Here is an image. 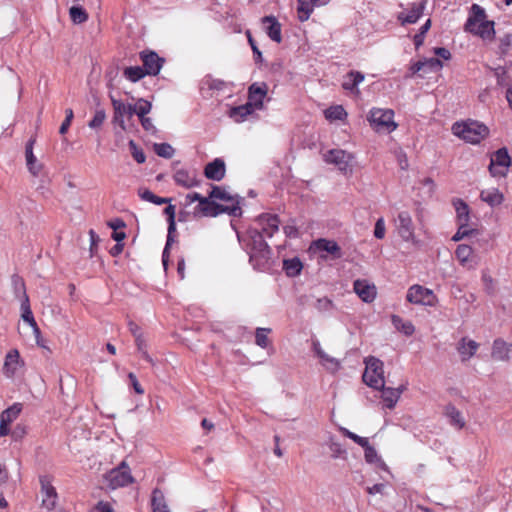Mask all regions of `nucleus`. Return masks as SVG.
<instances>
[{
  "label": "nucleus",
  "mask_w": 512,
  "mask_h": 512,
  "mask_svg": "<svg viewBox=\"0 0 512 512\" xmlns=\"http://www.w3.org/2000/svg\"><path fill=\"white\" fill-rule=\"evenodd\" d=\"M106 119V113L103 109L96 110L93 118L89 122L88 126L92 129L99 128L102 126Z\"/></svg>",
  "instance_id": "54"
},
{
  "label": "nucleus",
  "mask_w": 512,
  "mask_h": 512,
  "mask_svg": "<svg viewBox=\"0 0 512 512\" xmlns=\"http://www.w3.org/2000/svg\"><path fill=\"white\" fill-rule=\"evenodd\" d=\"M422 62L424 63L425 72L440 71L443 68V63L438 58H427Z\"/></svg>",
  "instance_id": "52"
},
{
  "label": "nucleus",
  "mask_w": 512,
  "mask_h": 512,
  "mask_svg": "<svg viewBox=\"0 0 512 512\" xmlns=\"http://www.w3.org/2000/svg\"><path fill=\"white\" fill-rule=\"evenodd\" d=\"M329 450L331 452V457L333 459H346L347 451L346 449L339 443L334 440H330L329 442Z\"/></svg>",
  "instance_id": "48"
},
{
  "label": "nucleus",
  "mask_w": 512,
  "mask_h": 512,
  "mask_svg": "<svg viewBox=\"0 0 512 512\" xmlns=\"http://www.w3.org/2000/svg\"><path fill=\"white\" fill-rule=\"evenodd\" d=\"M365 370L362 376L364 383L370 388H381L385 384L384 363L374 357L368 356L364 359Z\"/></svg>",
  "instance_id": "6"
},
{
  "label": "nucleus",
  "mask_w": 512,
  "mask_h": 512,
  "mask_svg": "<svg viewBox=\"0 0 512 512\" xmlns=\"http://www.w3.org/2000/svg\"><path fill=\"white\" fill-rule=\"evenodd\" d=\"M481 279H482L485 291L488 294H493L495 291V281H494L493 277L489 273L483 272Z\"/></svg>",
  "instance_id": "57"
},
{
  "label": "nucleus",
  "mask_w": 512,
  "mask_h": 512,
  "mask_svg": "<svg viewBox=\"0 0 512 512\" xmlns=\"http://www.w3.org/2000/svg\"><path fill=\"white\" fill-rule=\"evenodd\" d=\"M93 512H114V510L109 503L100 501Z\"/></svg>",
  "instance_id": "64"
},
{
  "label": "nucleus",
  "mask_w": 512,
  "mask_h": 512,
  "mask_svg": "<svg viewBox=\"0 0 512 512\" xmlns=\"http://www.w3.org/2000/svg\"><path fill=\"white\" fill-rule=\"evenodd\" d=\"M255 109L247 102L244 105L233 107L229 111V117L237 123H241L251 115Z\"/></svg>",
  "instance_id": "34"
},
{
  "label": "nucleus",
  "mask_w": 512,
  "mask_h": 512,
  "mask_svg": "<svg viewBox=\"0 0 512 512\" xmlns=\"http://www.w3.org/2000/svg\"><path fill=\"white\" fill-rule=\"evenodd\" d=\"M283 269L288 276H296L302 270V263L298 258L284 260Z\"/></svg>",
  "instance_id": "42"
},
{
  "label": "nucleus",
  "mask_w": 512,
  "mask_h": 512,
  "mask_svg": "<svg viewBox=\"0 0 512 512\" xmlns=\"http://www.w3.org/2000/svg\"><path fill=\"white\" fill-rule=\"evenodd\" d=\"M266 83H253L248 89V103L256 110L263 107L264 98L267 95Z\"/></svg>",
  "instance_id": "18"
},
{
  "label": "nucleus",
  "mask_w": 512,
  "mask_h": 512,
  "mask_svg": "<svg viewBox=\"0 0 512 512\" xmlns=\"http://www.w3.org/2000/svg\"><path fill=\"white\" fill-rule=\"evenodd\" d=\"M139 120H140V123L144 130H146L147 132H150L152 134H155L157 132V129L154 126L153 121L150 117L146 116L143 118H139Z\"/></svg>",
  "instance_id": "62"
},
{
  "label": "nucleus",
  "mask_w": 512,
  "mask_h": 512,
  "mask_svg": "<svg viewBox=\"0 0 512 512\" xmlns=\"http://www.w3.org/2000/svg\"><path fill=\"white\" fill-rule=\"evenodd\" d=\"M24 360L20 356L18 349H11L4 358L2 373L6 378L12 379L24 367Z\"/></svg>",
  "instance_id": "11"
},
{
  "label": "nucleus",
  "mask_w": 512,
  "mask_h": 512,
  "mask_svg": "<svg viewBox=\"0 0 512 512\" xmlns=\"http://www.w3.org/2000/svg\"><path fill=\"white\" fill-rule=\"evenodd\" d=\"M365 79L363 73L359 71H350L344 78L342 83V87L345 90L351 91L354 94H359L360 91L358 89V85L362 83Z\"/></svg>",
  "instance_id": "30"
},
{
  "label": "nucleus",
  "mask_w": 512,
  "mask_h": 512,
  "mask_svg": "<svg viewBox=\"0 0 512 512\" xmlns=\"http://www.w3.org/2000/svg\"><path fill=\"white\" fill-rule=\"evenodd\" d=\"M135 106V115L138 116V118H143V117H146L147 114H149L151 112V109H152V104L151 102H149L148 100H145L143 98H139L136 103L134 104Z\"/></svg>",
  "instance_id": "44"
},
{
  "label": "nucleus",
  "mask_w": 512,
  "mask_h": 512,
  "mask_svg": "<svg viewBox=\"0 0 512 512\" xmlns=\"http://www.w3.org/2000/svg\"><path fill=\"white\" fill-rule=\"evenodd\" d=\"M151 508L152 512H170L164 494L158 488H155L152 492Z\"/></svg>",
  "instance_id": "36"
},
{
  "label": "nucleus",
  "mask_w": 512,
  "mask_h": 512,
  "mask_svg": "<svg viewBox=\"0 0 512 512\" xmlns=\"http://www.w3.org/2000/svg\"><path fill=\"white\" fill-rule=\"evenodd\" d=\"M36 140L35 138L29 139L25 146V158L26 165L29 172L33 176H38L42 170V164L37 160L36 156L33 153V148Z\"/></svg>",
  "instance_id": "23"
},
{
  "label": "nucleus",
  "mask_w": 512,
  "mask_h": 512,
  "mask_svg": "<svg viewBox=\"0 0 512 512\" xmlns=\"http://www.w3.org/2000/svg\"><path fill=\"white\" fill-rule=\"evenodd\" d=\"M480 199L490 207H496L503 203L504 195L497 188H489L480 192Z\"/></svg>",
  "instance_id": "32"
},
{
  "label": "nucleus",
  "mask_w": 512,
  "mask_h": 512,
  "mask_svg": "<svg viewBox=\"0 0 512 512\" xmlns=\"http://www.w3.org/2000/svg\"><path fill=\"white\" fill-rule=\"evenodd\" d=\"M315 308L320 312H327L334 308V303L327 297L317 299Z\"/></svg>",
  "instance_id": "56"
},
{
  "label": "nucleus",
  "mask_w": 512,
  "mask_h": 512,
  "mask_svg": "<svg viewBox=\"0 0 512 512\" xmlns=\"http://www.w3.org/2000/svg\"><path fill=\"white\" fill-rule=\"evenodd\" d=\"M511 44H512V35L506 34L502 38H500L499 49H500L501 53L505 54L508 51Z\"/></svg>",
  "instance_id": "63"
},
{
  "label": "nucleus",
  "mask_w": 512,
  "mask_h": 512,
  "mask_svg": "<svg viewBox=\"0 0 512 512\" xmlns=\"http://www.w3.org/2000/svg\"><path fill=\"white\" fill-rule=\"evenodd\" d=\"M465 30L481 37L483 40H492L495 34L494 22L486 19L484 9L477 4H473L471 7Z\"/></svg>",
  "instance_id": "2"
},
{
  "label": "nucleus",
  "mask_w": 512,
  "mask_h": 512,
  "mask_svg": "<svg viewBox=\"0 0 512 512\" xmlns=\"http://www.w3.org/2000/svg\"><path fill=\"white\" fill-rule=\"evenodd\" d=\"M321 364L329 371L335 372L340 368V362L334 357H331L326 352L318 357Z\"/></svg>",
  "instance_id": "45"
},
{
  "label": "nucleus",
  "mask_w": 512,
  "mask_h": 512,
  "mask_svg": "<svg viewBox=\"0 0 512 512\" xmlns=\"http://www.w3.org/2000/svg\"><path fill=\"white\" fill-rule=\"evenodd\" d=\"M367 120L371 128L377 133L389 134L398 127V124L394 121V111L392 109L374 107L369 111Z\"/></svg>",
  "instance_id": "5"
},
{
  "label": "nucleus",
  "mask_w": 512,
  "mask_h": 512,
  "mask_svg": "<svg viewBox=\"0 0 512 512\" xmlns=\"http://www.w3.org/2000/svg\"><path fill=\"white\" fill-rule=\"evenodd\" d=\"M474 232L473 229L469 228V225L458 224L457 232L452 236V241H460L463 238L471 235Z\"/></svg>",
  "instance_id": "55"
},
{
  "label": "nucleus",
  "mask_w": 512,
  "mask_h": 512,
  "mask_svg": "<svg viewBox=\"0 0 512 512\" xmlns=\"http://www.w3.org/2000/svg\"><path fill=\"white\" fill-rule=\"evenodd\" d=\"M256 222L266 237H272L279 230L280 221L277 215L262 214L258 216Z\"/></svg>",
  "instance_id": "22"
},
{
  "label": "nucleus",
  "mask_w": 512,
  "mask_h": 512,
  "mask_svg": "<svg viewBox=\"0 0 512 512\" xmlns=\"http://www.w3.org/2000/svg\"><path fill=\"white\" fill-rule=\"evenodd\" d=\"M452 133L467 143L479 144L488 137L489 128L478 121L468 120L454 123Z\"/></svg>",
  "instance_id": "3"
},
{
  "label": "nucleus",
  "mask_w": 512,
  "mask_h": 512,
  "mask_svg": "<svg viewBox=\"0 0 512 512\" xmlns=\"http://www.w3.org/2000/svg\"><path fill=\"white\" fill-rule=\"evenodd\" d=\"M225 172V162L220 158H216L212 162L208 163L204 169L205 176L214 181L222 180L225 176Z\"/></svg>",
  "instance_id": "25"
},
{
  "label": "nucleus",
  "mask_w": 512,
  "mask_h": 512,
  "mask_svg": "<svg viewBox=\"0 0 512 512\" xmlns=\"http://www.w3.org/2000/svg\"><path fill=\"white\" fill-rule=\"evenodd\" d=\"M317 250L325 251L333 256L334 259L342 257L340 246L333 240L318 239L314 242Z\"/></svg>",
  "instance_id": "33"
},
{
  "label": "nucleus",
  "mask_w": 512,
  "mask_h": 512,
  "mask_svg": "<svg viewBox=\"0 0 512 512\" xmlns=\"http://www.w3.org/2000/svg\"><path fill=\"white\" fill-rule=\"evenodd\" d=\"M111 102L114 110L113 122L117 123L119 127L125 131L126 123L124 117L127 116L128 118H131L136 112L135 106L134 104H125L115 98H112Z\"/></svg>",
  "instance_id": "14"
},
{
  "label": "nucleus",
  "mask_w": 512,
  "mask_h": 512,
  "mask_svg": "<svg viewBox=\"0 0 512 512\" xmlns=\"http://www.w3.org/2000/svg\"><path fill=\"white\" fill-rule=\"evenodd\" d=\"M427 0L411 3L407 8L398 14V20L402 25L414 24L423 15Z\"/></svg>",
  "instance_id": "13"
},
{
  "label": "nucleus",
  "mask_w": 512,
  "mask_h": 512,
  "mask_svg": "<svg viewBox=\"0 0 512 512\" xmlns=\"http://www.w3.org/2000/svg\"><path fill=\"white\" fill-rule=\"evenodd\" d=\"M246 36L248 38V42L251 46V49L253 51V54H254V57H255V61H261L262 60V53L261 51L258 49L254 39L252 38V35H251V32L249 30L246 31Z\"/></svg>",
  "instance_id": "59"
},
{
  "label": "nucleus",
  "mask_w": 512,
  "mask_h": 512,
  "mask_svg": "<svg viewBox=\"0 0 512 512\" xmlns=\"http://www.w3.org/2000/svg\"><path fill=\"white\" fill-rule=\"evenodd\" d=\"M385 221L383 218H379L375 223L374 236L377 239H383L385 237Z\"/></svg>",
  "instance_id": "58"
},
{
  "label": "nucleus",
  "mask_w": 512,
  "mask_h": 512,
  "mask_svg": "<svg viewBox=\"0 0 512 512\" xmlns=\"http://www.w3.org/2000/svg\"><path fill=\"white\" fill-rule=\"evenodd\" d=\"M479 344L467 337L461 338L457 344V351L460 355L461 361L466 362L470 360L477 352Z\"/></svg>",
  "instance_id": "24"
},
{
  "label": "nucleus",
  "mask_w": 512,
  "mask_h": 512,
  "mask_svg": "<svg viewBox=\"0 0 512 512\" xmlns=\"http://www.w3.org/2000/svg\"><path fill=\"white\" fill-rule=\"evenodd\" d=\"M105 480L111 489H117L133 483L134 478L128 464L122 461L116 468L106 473Z\"/></svg>",
  "instance_id": "7"
},
{
  "label": "nucleus",
  "mask_w": 512,
  "mask_h": 512,
  "mask_svg": "<svg viewBox=\"0 0 512 512\" xmlns=\"http://www.w3.org/2000/svg\"><path fill=\"white\" fill-rule=\"evenodd\" d=\"M452 204L456 212L457 224L469 225L470 208L468 204L459 198L453 199Z\"/></svg>",
  "instance_id": "31"
},
{
  "label": "nucleus",
  "mask_w": 512,
  "mask_h": 512,
  "mask_svg": "<svg viewBox=\"0 0 512 512\" xmlns=\"http://www.w3.org/2000/svg\"><path fill=\"white\" fill-rule=\"evenodd\" d=\"M353 290L357 296L366 303H371L377 296L376 286L366 279H357L353 283Z\"/></svg>",
  "instance_id": "16"
},
{
  "label": "nucleus",
  "mask_w": 512,
  "mask_h": 512,
  "mask_svg": "<svg viewBox=\"0 0 512 512\" xmlns=\"http://www.w3.org/2000/svg\"><path fill=\"white\" fill-rule=\"evenodd\" d=\"M392 324L394 327L405 334L406 336H410L414 333L415 328L411 321H405L400 316L393 315L391 317Z\"/></svg>",
  "instance_id": "38"
},
{
  "label": "nucleus",
  "mask_w": 512,
  "mask_h": 512,
  "mask_svg": "<svg viewBox=\"0 0 512 512\" xmlns=\"http://www.w3.org/2000/svg\"><path fill=\"white\" fill-rule=\"evenodd\" d=\"M42 505L47 510H53L56 507L58 495L56 489L51 484L48 476L40 477Z\"/></svg>",
  "instance_id": "15"
},
{
  "label": "nucleus",
  "mask_w": 512,
  "mask_h": 512,
  "mask_svg": "<svg viewBox=\"0 0 512 512\" xmlns=\"http://www.w3.org/2000/svg\"><path fill=\"white\" fill-rule=\"evenodd\" d=\"M374 389L381 391L380 398L384 409L393 410L396 407L400 398L398 397V392L394 391L393 387H386L383 384V387Z\"/></svg>",
  "instance_id": "27"
},
{
  "label": "nucleus",
  "mask_w": 512,
  "mask_h": 512,
  "mask_svg": "<svg viewBox=\"0 0 512 512\" xmlns=\"http://www.w3.org/2000/svg\"><path fill=\"white\" fill-rule=\"evenodd\" d=\"M141 59L146 74L157 75L162 67L163 60L155 53H141Z\"/></svg>",
  "instance_id": "26"
},
{
  "label": "nucleus",
  "mask_w": 512,
  "mask_h": 512,
  "mask_svg": "<svg viewBox=\"0 0 512 512\" xmlns=\"http://www.w3.org/2000/svg\"><path fill=\"white\" fill-rule=\"evenodd\" d=\"M209 198L219 199L226 202L225 205L237 204L240 207V200L238 196L231 195L227 190L221 187H213L209 194Z\"/></svg>",
  "instance_id": "35"
},
{
  "label": "nucleus",
  "mask_w": 512,
  "mask_h": 512,
  "mask_svg": "<svg viewBox=\"0 0 512 512\" xmlns=\"http://www.w3.org/2000/svg\"><path fill=\"white\" fill-rule=\"evenodd\" d=\"M197 201L198 204L194 208V215L197 217H215L220 213H227L231 216L237 217L242 213L241 207L236 203L233 205H220L209 200V198L203 197L199 193H190L185 197V205H191Z\"/></svg>",
  "instance_id": "1"
},
{
  "label": "nucleus",
  "mask_w": 512,
  "mask_h": 512,
  "mask_svg": "<svg viewBox=\"0 0 512 512\" xmlns=\"http://www.w3.org/2000/svg\"><path fill=\"white\" fill-rule=\"evenodd\" d=\"M340 432L347 438L351 439L352 441H354L356 444H358L359 446L361 447H365L367 446V443L369 442L368 438L366 437H361L357 434H355L354 432H351L350 430H348L347 428H344V427H341L340 428Z\"/></svg>",
  "instance_id": "51"
},
{
  "label": "nucleus",
  "mask_w": 512,
  "mask_h": 512,
  "mask_svg": "<svg viewBox=\"0 0 512 512\" xmlns=\"http://www.w3.org/2000/svg\"><path fill=\"white\" fill-rule=\"evenodd\" d=\"M21 311V317L23 321H25L31 328L37 325V322L30 308L28 296L26 294H24V300L21 303Z\"/></svg>",
  "instance_id": "40"
},
{
  "label": "nucleus",
  "mask_w": 512,
  "mask_h": 512,
  "mask_svg": "<svg viewBox=\"0 0 512 512\" xmlns=\"http://www.w3.org/2000/svg\"><path fill=\"white\" fill-rule=\"evenodd\" d=\"M129 147L135 161L139 164L144 163L146 160L145 154L143 150L138 147L134 140L129 141Z\"/></svg>",
  "instance_id": "53"
},
{
  "label": "nucleus",
  "mask_w": 512,
  "mask_h": 512,
  "mask_svg": "<svg viewBox=\"0 0 512 512\" xmlns=\"http://www.w3.org/2000/svg\"><path fill=\"white\" fill-rule=\"evenodd\" d=\"M21 412L20 404H13L5 409L0 415V437L9 433V425L19 416Z\"/></svg>",
  "instance_id": "20"
},
{
  "label": "nucleus",
  "mask_w": 512,
  "mask_h": 512,
  "mask_svg": "<svg viewBox=\"0 0 512 512\" xmlns=\"http://www.w3.org/2000/svg\"><path fill=\"white\" fill-rule=\"evenodd\" d=\"M324 161L334 164L342 172L351 171L352 154L342 149H331L323 155Z\"/></svg>",
  "instance_id": "10"
},
{
  "label": "nucleus",
  "mask_w": 512,
  "mask_h": 512,
  "mask_svg": "<svg viewBox=\"0 0 512 512\" xmlns=\"http://www.w3.org/2000/svg\"><path fill=\"white\" fill-rule=\"evenodd\" d=\"M248 235L250 262L254 267L261 268L268 261L270 255V248L264 240L266 235L257 229H249Z\"/></svg>",
  "instance_id": "4"
},
{
  "label": "nucleus",
  "mask_w": 512,
  "mask_h": 512,
  "mask_svg": "<svg viewBox=\"0 0 512 512\" xmlns=\"http://www.w3.org/2000/svg\"><path fill=\"white\" fill-rule=\"evenodd\" d=\"M472 255L473 249L469 245L460 244L457 246L455 250V256L460 262V264L468 269H473L475 267Z\"/></svg>",
  "instance_id": "29"
},
{
  "label": "nucleus",
  "mask_w": 512,
  "mask_h": 512,
  "mask_svg": "<svg viewBox=\"0 0 512 512\" xmlns=\"http://www.w3.org/2000/svg\"><path fill=\"white\" fill-rule=\"evenodd\" d=\"M362 448L364 449V458L367 463L378 464L382 462L376 449L372 445H370L369 442L367 443V446Z\"/></svg>",
  "instance_id": "49"
},
{
  "label": "nucleus",
  "mask_w": 512,
  "mask_h": 512,
  "mask_svg": "<svg viewBox=\"0 0 512 512\" xmlns=\"http://www.w3.org/2000/svg\"><path fill=\"white\" fill-rule=\"evenodd\" d=\"M146 75L145 70L140 66L127 67L124 76L132 82H137Z\"/></svg>",
  "instance_id": "43"
},
{
  "label": "nucleus",
  "mask_w": 512,
  "mask_h": 512,
  "mask_svg": "<svg viewBox=\"0 0 512 512\" xmlns=\"http://www.w3.org/2000/svg\"><path fill=\"white\" fill-rule=\"evenodd\" d=\"M203 85H207L209 89L212 90H222L225 86V83L218 79L206 78L203 81Z\"/></svg>",
  "instance_id": "60"
},
{
  "label": "nucleus",
  "mask_w": 512,
  "mask_h": 512,
  "mask_svg": "<svg viewBox=\"0 0 512 512\" xmlns=\"http://www.w3.org/2000/svg\"><path fill=\"white\" fill-rule=\"evenodd\" d=\"M155 153L164 158H171L174 155L173 147L168 143H156L154 145Z\"/></svg>",
  "instance_id": "50"
},
{
  "label": "nucleus",
  "mask_w": 512,
  "mask_h": 512,
  "mask_svg": "<svg viewBox=\"0 0 512 512\" xmlns=\"http://www.w3.org/2000/svg\"><path fill=\"white\" fill-rule=\"evenodd\" d=\"M271 332L270 328H257L255 332V342L261 348H267L270 340L268 334Z\"/></svg>",
  "instance_id": "46"
},
{
  "label": "nucleus",
  "mask_w": 512,
  "mask_h": 512,
  "mask_svg": "<svg viewBox=\"0 0 512 512\" xmlns=\"http://www.w3.org/2000/svg\"><path fill=\"white\" fill-rule=\"evenodd\" d=\"M263 24H265L266 33L269 38L277 43L282 41L281 35V24L274 16H265L262 18Z\"/></svg>",
  "instance_id": "28"
},
{
  "label": "nucleus",
  "mask_w": 512,
  "mask_h": 512,
  "mask_svg": "<svg viewBox=\"0 0 512 512\" xmlns=\"http://www.w3.org/2000/svg\"><path fill=\"white\" fill-rule=\"evenodd\" d=\"M406 299L411 304L423 306H434L437 302V297L431 289L418 284L408 289Z\"/></svg>",
  "instance_id": "8"
},
{
  "label": "nucleus",
  "mask_w": 512,
  "mask_h": 512,
  "mask_svg": "<svg viewBox=\"0 0 512 512\" xmlns=\"http://www.w3.org/2000/svg\"><path fill=\"white\" fill-rule=\"evenodd\" d=\"M71 20L76 24H81L88 19V14L80 6H72L69 10Z\"/></svg>",
  "instance_id": "47"
},
{
  "label": "nucleus",
  "mask_w": 512,
  "mask_h": 512,
  "mask_svg": "<svg viewBox=\"0 0 512 512\" xmlns=\"http://www.w3.org/2000/svg\"><path fill=\"white\" fill-rule=\"evenodd\" d=\"M326 119L330 121L343 120L347 117V112L341 105L331 106L324 112Z\"/></svg>",
  "instance_id": "41"
},
{
  "label": "nucleus",
  "mask_w": 512,
  "mask_h": 512,
  "mask_svg": "<svg viewBox=\"0 0 512 512\" xmlns=\"http://www.w3.org/2000/svg\"><path fill=\"white\" fill-rule=\"evenodd\" d=\"M164 213L168 217V224H169L168 225L167 241H166V245H165V248L163 250V255H162L163 265L166 268L167 267V259H168V256H169V247L172 244V242L174 241V233L176 232L175 206L174 205H168L164 209Z\"/></svg>",
  "instance_id": "17"
},
{
  "label": "nucleus",
  "mask_w": 512,
  "mask_h": 512,
  "mask_svg": "<svg viewBox=\"0 0 512 512\" xmlns=\"http://www.w3.org/2000/svg\"><path fill=\"white\" fill-rule=\"evenodd\" d=\"M173 179L177 185L186 189L193 188L199 184L195 170L178 169L175 171Z\"/></svg>",
  "instance_id": "21"
},
{
  "label": "nucleus",
  "mask_w": 512,
  "mask_h": 512,
  "mask_svg": "<svg viewBox=\"0 0 512 512\" xmlns=\"http://www.w3.org/2000/svg\"><path fill=\"white\" fill-rule=\"evenodd\" d=\"M298 4V19L301 22L307 21L317 5L313 3V0H301Z\"/></svg>",
  "instance_id": "39"
},
{
  "label": "nucleus",
  "mask_w": 512,
  "mask_h": 512,
  "mask_svg": "<svg viewBox=\"0 0 512 512\" xmlns=\"http://www.w3.org/2000/svg\"><path fill=\"white\" fill-rule=\"evenodd\" d=\"M512 352V343L503 338H496L492 343L491 357L496 361L507 362Z\"/></svg>",
  "instance_id": "19"
},
{
  "label": "nucleus",
  "mask_w": 512,
  "mask_h": 512,
  "mask_svg": "<svg viewBox=\"0 0 512 512\" xmlns=\"http://www.w3.org/2000/svg\"><path fill=\"white\" fill-rule=\"evenodd\" d=\"M72 119H73V111H72V109H67L65 120L62 122L60 129H59L60 134H65L68 131V129L71 125Z\"/></svg>",
  "instance_id": "61"
},
{
  "label": "nucleus",
  "mask_w": 512,
  "mask_h": 512,
  "mask_svg": "<svg viewBox=\"0 0 512 512\" xmlns=\"http://www.w3.org/2000/svg\"><path fill=\"white\" fill-rule=\"evenodd\" d=\"M511 158L506 148L498 149L491 157L489 172L493 177L503 178L507 175Z\"/></svg>",
  "instance_id": "9"
},
{
  "label": "nucleus",
  "mask_w": 512,
  "mask_h": 512,
  "mask_svg": "<svg viewBox=\"0 0 512 512\" xmlns=\"http://www.w3.org/2000/svg\"><path fill=\"white\" fill-rule=\"evenodd\" d=\"M395 227L398 235L404 241H413L414 234V224L412 221V217L409 212L401 211L399 212L397 218L395 219Z\"/></svg>",
  "instance_id": "12"
},
{
  "label": "nucleus",
  "mask_w": 512,
  "mask_h": 512,
  "mask_svg": "<svg viewBox=\"0 0 512 512\" xmlns=\"http://www.w3.org/2000/svg\"><path fill=\"white\" fill-rule=\"evenodd\" d=\"M445 414L450 420V424L457 429H462L465 426V421L462 413L454 406L448 405L445 408Z\"/></svg>",
  "instance_id": "37"
}]
</instances>
